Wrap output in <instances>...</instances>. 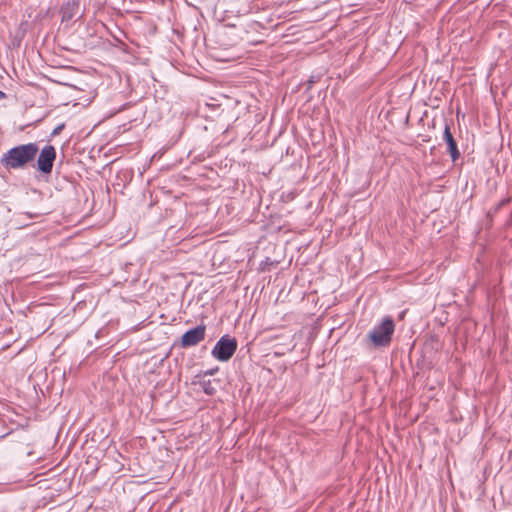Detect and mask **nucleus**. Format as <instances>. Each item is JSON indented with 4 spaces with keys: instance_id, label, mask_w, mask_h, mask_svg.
<instances>
[{
    "instance_id": "obj_1",
    "label": "nucleus",
    "mask_w": 512,
    "mask_h": 512,
    "mask_svg": "<svg viewBox=\"0 0 512 512\" xmlns=\"http://www.w3.org/2000/svg\"><path fill=\"white\" fill-rule=\"evenodd\" d=\"M38 151L36 143L18 145L4 153L0 162L7 169H20L32 162Z\"/></svg>"
},
{
    "instance_id": "obj_2",
    "label": "nucleus",
    "mask_w": 512,
    "mask_h": 512,
    "mask_svg": "<svg viewBox=\"0 0 512 512\" xmlns=\"http://www.w3.org/2000/svg\"><path fill=\"white\" fill-rule=\"evenodd\" d=\"M395 324L391 317H385L380 324L376 325L367 335V338L374 347H386L391 343Z\"/></svg>"
},
{
    "instance_id": "obj_3",
    "label": "nucleus",
    "mask_w": 512,
    "mask_h": 512,
    "mask_svg": "<svg viewBox=\"0 0 512 512\" xmlns=\"http://www.w3.org/2000/svg\"><path fill=\"white\" fill-rule=\"evenodd\" d=\"M237 350V341L228 335L222 336L214 348L212 349V356L219 361L226 362L234 355Z\"/></svg>"
},
{
    "instance_id": "obj_4",
    "label": "nucleus",
    "mask_w": 512,
    "mask_h": 512,
    "mask_svg": "<svg viewBox=\"0 0 512 512\" xmlns=\"http://www.w3.org/2000/svg\"><path fill=\"white\" fill-rule=\"evenodd\" d=\"M56 159V150L52 145H46L40 151L37 168L44 174H50Z\"/></svg>"
},
{
    "instance_id": "obj_5",
    "label": "nucleus",
    "mask_w": 512,
    "mask_h": 512,
    "mask_svg": "<svg viewBox=\"0 0 512 512\" xmlns=\"http://www.w3.org/2000/svg\"><path fill=\"white\" fill-rule=\"evenodd\" d=\"M206 327L201 324L192 329L187 330L181 338V346L184 348L197 345L205 338Z\"/></svg>"
},
{
    "instance_id": "obj_6",
    "label": "nucleus",
    "mask_w": 512,
    "mask_h": 512,
    "mask_svg": "<svg viewBox=\"0 0 512 512\" xmlns=\"http://www.w3.org/2000/svg\"><path fill=\"white\" fill-rule=\"evenodd\" d=\"M443 140L446 142L448 147V152L453 161H456L460 157V152L458 150L457 143L451 133L449 124H445L444 132H443Z\"/></svg>"
},
{
    "instance_id": "obj_7",
    "label": "nucleus",
    "mask_w": 512,
    "mask_h": 512,
    "mask_svg": "<svg viewBox=\"0 0 512 512\" xmlns=\"http://www.w3.org/2000/svg\"><path fill=\"white\" fill-rule=\"evenodd\" d=\"M79 5L75 1H68L61 7L62 22L71 21L78 13Z\"/></svg>"
},
{
    "instance_id": "obj_8",
    "label": "nucleus",
    "mask_w": 512,
    "mask_h": 512,
    "mask_svg": "<svg viewBox=\"0 0 512 512\" xmlns=\"http://www.w3.org/2000/svg\"><path fill=\"white\" fill-rule=\"evenodd\" d=\"M200 387L207 395H214L216 392V388L214 387L212 380H202L199 382Z\"/></svg>"
},
{
    "instance_id": "obj_9",
    "label": "nucleus",
    "mask_w": 512,
    "mask_h": 512,
    "mask_svg": "<svg viewBox=\"0 0 512 512\" xmlns=\"http://www.w3.org/2000/svg\"><path fill=\"white\" fill-rule=\"evenodd\" d=\"M63 127H64V125H63V124H62V125H59L58 127H56V128L54 129V131H53V135L58 134V133L61 131V129H62Z\"/></svg>"
},
{
    "instance_id": "obj_10",
    "label": "nucleus",
    "mask_w": 512,
    "mask_h": 512,
    "mask_svg": "<svg viewBox=\"0 0 512 512\" xmlns=\"http://www.w3.org/2000/svg\"><path fill=\"white\" fill-rule=\"evenodd\" d=\"M5 96H6L5 93L0 90V100L5 98Z\"/></svg>"
},
{
    "instance_id": "obj_11",
    "label": "nucleus",
    "mask_w": 512,
    "mask_h": 512,
    "mask_svg": "<svg viewBox=\"0 0 512 512\" xmlns=\"http://www.w3.org/2000/svg\"><path fill=\"white\" fill-rule=\"evenodd\" d=\"M214 373L213 370H209L208 372H206V374H209V375H212Z\"/></svg>"
}]
</instances>
